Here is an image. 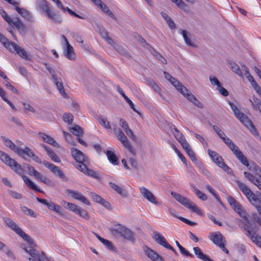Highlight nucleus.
<instances>
[{
	"mask_svg": "<svg viewBox=\"0 0 261 261\" xmlns=\"http://www.w3.org/2000/svg\"><path fill=\"white\" fill-rule=\"evenodd\" d=\"M0 160L6 165L9 166L17 174L21 175V177L25 185L30 189L38 192H43L27 176L23 175L24 170L21 165L14 160L11 159L8 154L0 150Z\"/></svg>",
	"mask_w": 261,
	"mask_h": 261,
	"instance_id": "nucleus-1",
	"label": "nucleus"
},
{
	"mask_svg": "<svg viewBox=\"0 0 261 261\" xmlns=\"http://www.w3.org/2000/svg\"><path fill=\"white\" fill-rule=\"evenodd\" d=\"M236 213L244 219L243 225L244 229L246 231V236L248 237L252 242L261 248V237L254 230L255 226L254 224L252 221L248 219L247 217V214L244 211L242 208H241V211L237 212Z\"/></svg>",
	"mask_w": 261,
	"mask_h": 261,
	"instance_id": "nucleus-2",
	"label": "nucleus"
},
{
	"mask_svg": "<svg viewBox=\"0 0 261 261\" xmlns=\"http://www.w3.org/2000/svg\"><path fill=\"white\" fill-rule=\"evenodd\" d=\"M237 183L241 191L250 203L256 207L259 214L261 216V197L258 198L249 188L242 181L239 180L237 181Z\"/></svg>",
	"mask_w": 261,
	"mask_h": 261,
	"instance_id": "nucleus-3",
	"label": "nucleus"
},
{
	"mask_svg": "<svg viewBox=\"0 0 261 261\" xmlns=\"http://www.w3.org/2000/svg\"><path fill=\"white\" fill-rule=\"evenodd\" d=\"M248 169L253 172L260 179L255 177L248 172H244V175L246 178L255 185L261 191V168L256 164L252 163L248 167Z\"/></svg>",
	"mask_w": 261,
	"mask_h": 261,
	"instance_id": "nucleus-4",
	"label": "nucleus"
},
{
	"mask_svg": "<svg viewBox=\"0 0 261 261\" xmlns=\"http://www.w3.org/2000/svg\"><path fill=\"white\" fill-rule=\"evenodd\" d=\"M171 194L172 197L176 199V200L182 204L186 207L190 209L191 211L196 213L199 215H202V213L199 207L190 199L175 192H172Z\"/></svg>",
	"mask_w": 261,
	"mask_h": 261,
	"instance_id": "nucleus-5",
	"label": "nucleus"
},
{
	"mask_svg": "<svg viewBox=\"0 0 261 261\" xmlns=\"http://www.w3.org/2000/svg\"><path fill=\"white\" fill-rule=\"evenodd\" d=\"M4 221L6 225L21 237L24 240L28 242L32 246L34 245V240L30 236L23 232L16 223L9 218H4Z\"/></svg>",
	"mask_w": 261,
	"mask_h": 261,
	"instance_id": "nucleus-6",
	"label": "nucleus"
},
{
	"mask_svg": "<svg viewBox=\"0 0 261 261\" xmlns=\"http://www.w3.org/2000/svg\"><path fill=\"white\" fill-rule=\"evenodd\" d=\"M44 65L46 69L48 71L49 73L51 74L53 81L56 85L59 93L63 97H66L67 96V95L65 91L62 80H61V79L58 77V75L56 74L55 71L54 69H53L49 65H48L47 63H44Z\"/></svg>",
	"mask_w": 261,
	"mask_h": 261,
	"instance_id": "nucleus-7",
	"label": "nucleus"
},
{
	"mask_svg": "<svg viewBox=\"0 0 261 261\" xmlns=\"http://www.w3.org/2000/svg\"><path fill=\"white\" fill-rule=\"evenodd\" d=\"M21 247L31 256V257L29 258V261H49L43 252H42L41 254H40L38 251L34 249L32 246H22Z\"/></svg>",
	"mask_w": 261,
	"mask_h": 261,
	"instance_id": "nucleus-8",
	"label": "nucleus"
},
{
	"mask_svg": "<svg viewBox=\"0 0 261 261\" xmlns=\"http://www.w3.org/2000/svg\"><path fill=\"white\" fill-rule=\"evenodd\" d=\"M208 153L213 162L227 173L231 172V169L225 163L222 158L216 151L208 149Z\"/></svg>",
	"mask_w": 261,
	"mask_h": 261,
	"instance_id": "nucleus-9",
	"label": "nucleus"
},
{
	"mask_svg": "<svg viewBox=\"0 0 261 261\" xmlns=\"http://www.w3.org/2000/svg\"><path fill=\"white\" fill-rule=\"evenodd\" d=\"M71 152L72 157L77 163L75 165V167L76 166H80L81 165H87L89 163L88 158L80 150L73 148L71 149Z\"/></svg>",
	"mask_w": 261,
	"mask_h": 261,
	"instance_id": "nucleus-10",
	"label": "nucleus"
},
{
	"mask_svg": "<svg viewBox=\"0 0 261 261\" xmlns=\"http://www.w3.org/2000/svg\"><path fill=\"white\" fill-rule=\"evenodd\" d=\"M180 88L179 92L186 97L190 102L199 108H202V103L193 95L186 87Z\"/></svg>",
	"mask_w": 261,
	"mask_h": 261,
	"instance_id": "nucleus-11",
	"label": "nucleus"
},
{
	"mask_svg": "<svg viewBox=\"0 0 261 261\" xmlns=\"http://www.w3.org/2000/svg\"><path fill=\"white\" fill-rule=\"evenodd\" d=\"M239 120L243 125H244L247 128L250 130L253 136L255 137L259 136L258 133L255 127L254 126L252 121L248 116L244 114L243 116H242L239 119Z\"/></svg>",
	"mask_w": 261,
	"mask_h": 261,
	"instance_id": "nucleus-12",
	"label": "nucleus"
},
{
	"mask_svg": "<svg viewBox=\"0 0 261 261\" xmlns=\"http://www.w3.org/2000/svg\"><path fill=\"white\" fill-rule=\"evenodd\" d=\"M43 164L45 167L49 169L53 173H54L56 175L58 176L60 178L64 180L66 178L64 173L59 169L58 167L47 161H43Z\"/></svg>",
	"mask_w": 261,
	"mask_h": 261,
	"instance_id": "nucleus-13",
	"label": "nucleus"
},
{
	"mask_svg": "<svg viewBox=\"0 0 261 261\" xmlns=\"http://www.w3.org/2000/svg\"><path fill=\"white\" fill-rule=\"evenodd\" d=\"M1 139L5 146L9 147L10 149L17 153L19 155H22L24 152L23 149L17 147L14 143H13L8 138L1 136Z\"/></svg>",
	"mask_w": 261,
	"mask_h": 261,
	"instance_id": "nucleus-14",
	"label": "nucleus"
},
{
	"mask_svg": "<svg viewBox=\"0 0 261 261\" xmlns=\"http://www.w3.org/2000/svg\"><path fill=\"white\" fill-rule=\"evenodd\" d=\"M76 168L88 176L96 179L100 178L99 174L93 170L88 168L87 165H81L80 166H76Z\"/></svg>",
	"mask_w": 261,
	"mask_h": 261,
	"instance_id": "nucleus-15",
	"label": "nucleus"
},
{
	"mask_svg": "<svg viewBox=\"0 0 261 261\" xmlns=\"http://www.w3.org/2000/svg\"><path fill=\"white\" fill-rule=\"evenodd\" d=\"M210 239L213 243L219 247L226 242L223 235L219 231L210 233Z\"/></svg>",
	"mask_w": 261,
	"mask_h": 261,
	"instance_id": "nucleus-16",
	"label": "nucleus"
},
{
	"mask_svg": "<svg viewBox=\"0 0 261 261\" xmlns=\"http://www.w3.org/2000/svg\"><path fill=\"white\" fill-rule=\"evenodd\" d=\"M139 190L140 193L145 199L153 204H158L156 197L149 190L144 187H140Z\"/></svg>",
	"mask_w": 261,
	"mask_h": 261,
	"instance_id": "nucleus-17",
	"label": "nucleus"
},
{
	"mask_svg": "<svg viewBox=\"0 0 261 261\" xmlns=\"http://www.w3.org/2000/svg\"><path fill=\"white\" fill-rule=\"evenodd\" d=\"M67 193L70 194L71 197L75 199L81 201L86 205H90L88 199L80 193L71 190H67Z\"/></svg>",
	"mask_w": 261,
	"mask_h": 261,
	"instance_id": "nucleus-18",
	"label": "nucleus"
},
{
	"mask_svg": "<svg viewBox=\"0 0 261 261\" xmlns=\"http://www.w3.org/2000/svg\"><path fill=\"white\" fill-rule=\"evenodd\" d=\"M145 252L146 255L152 261H165L161 255L148 247L145 249Z\"/></svg>",
	"mask_w": 261,
	"mask_h": 261,
	"instance_id": "nucleus-19",
	"label": "nucleus"
},
{
	"mask_svg": "<svg viewBox=\"0 0 261 261\" xmlns=\"http://www.w3.org/2000/svg\"><path fill=\"white\" fill-rule=\"evenodd\" d=\"M23 151L24 152L22 154V155H20L19 156L26 160L25 157V155H26L28 156L31 157L35 162L38 163H41L40 159L34 153L32 149L28 147H25L24 149H23Z\"/></svg>",
	"mask_w": 261,
	"mask_h": 261,
	"instance_id": "nucleus-20",
	"label": "nucleus"
},
{
	"mask_svg": "<svg viewBox=\"0 0 261 261\" xmlns=\"http://www.w3.org/2000/svg\"><path fill=\"white\" fill-rule=\"evenodd\" d=\"M38 136L40 138H41L42 139V140L44 142L49 144H50L57 148L60 147L59 144L58 143H57L53 138L49 136L48 135L43 133H39Z\"/></svg>",
	"mask_w": 261,
	"mask_h": 261,
	"instance_id": "nucleus-21",
	"label": "nucleus"
},
{
	"mask_svg": "<svg viewBox=\"0 0 261 261\" xmlns=\"http://www.w3.org/2000/svg\"><path fill=\"white\" fill-rule=\"evenodd\" d=\"M41 146L43 147L46 151L47 155L49 156L51 160L56 163H60L61 160L59 157L56 154V153L51 150L49 147L46 146L43 144H41Z\"/></svg>",
	"mask_w": 261,
	"mask_h": 261,
	"instance_id": "nucleus-22",
	"label": "nucleus"
},
{
	"mask_svg": "<svg viewBox=\"0 0 261 261\" xmlns=\"http://www.w3.org/2000/svg\"><path fill=\"white\" fill-rule=\"evenodd\" d=\"M109 185L114 190H115L118 194H119L123 198H126L127 197L128 194L127 191L122 187H120L112 182H110Z\"/></svg>",
	"mask_w": 261,
	"mask_h": 261,
	"instance_id": "nucleus-23",
	"label": "nucleus"
},
{
	"mask_svg": "<svg viewBox=\"0 0 261 261\" xmlns=\"http://www.w3.org/2000/svg\"><path fill=\"white\" fill-rule=\"evenodd\" d=\"M16 52L23 59L27 60H31L30 57L28 55L26 51L16 43L13 44L12 47Z\"/></svg>",
	"mask_w": 261,
	"mask_h": 261,
	"instance_id": "nucleus-24",
	"label": "nucleus"
},
{
	"mask_svg": "<svg viewBox=\"0 0 261 261\" xmlns=\"http://www.w3.org/2000/svg\"><path fill=\"white\" fill-rule=\"evenodd\" d=\"M153 234V239L158 244L166 248L169 244L168 243L165 237L158 232H154Z\"/></svg>",
	"mask_w": 261,
	"mask_h": 261,
	"instance_id": "nucleus-25",
	"label": "nucleus"
},
{
	"mask_svg": "<svg viewBox=\"0 0 261 261\" xmlns=\"http://www.w3.org/2000/svg\"><path fill=\"white\" fill-rule=\"evenodd\" d=\"M64 55L67 58L71 60L75 59L73 48L69 43L66 45V47L64 49Z\"/></svg>",
	"mask_w": 261,
	"mask_h": 261,
	"instance_id": "nucleus-26",
	"label": "nucleus"
},
{
	"mask_svg": "<svg viewBox=\"0 0 261 261\" xmlns=\"http://www.w3.org/2000/svg\"><path fill=\"white\" fill-rule=\"evenodd\" d=\"M193 250L195 254L198 258L203 261H213V260L211 259L208 256L203 254L200 248L198 247H194Z\"/></svg>",
	"mask_w": 261,
	"mask_h": 261,
	"instance_id": "nucleus-27",
	"label": "nucleus"
},
{
	"mask_svg": "<svg viewBox=\"0 0 261 261\" xmlns=\"http://www.w3.org/2000/svg\"><path fill=\"white\" fill-rule=\"evenodd\" d=\"M15 10L17 12L18 14H19L22 17L24 18L31 20L32 19V16L31 14L29 12L27 9L20 8L18 6L15 8Z\"/></svg>",
	"mask_w": 261,
	"mask_h": 261,
	"instance_id": "nucleus-28",
	"label": "nucleus"
},
{
	"mask_svg": "<svg viewBox=\"0 0 261 261\" xmlns=\"http://www.w3.org/2000/svg\"><path fill=\"white\" fill-rule=\"evenodd\" d=\"M228 147L232 151L233 153L236 155L241 150H239L238 146L228 138L224 139L223 141Z\"/></svg>",
	"mask_w": 261,
	"mask_h": 261,
	"instance_id": "nucleus-29",
	"label": "nucleus"
},
{
	"mask_svg": "<svg viewBox=\"0 0 261 261\" xmlns=\"http://www.w3.org/2000/svg\"><path fill=\"white\" fill-rule=\"evenodd\" d=\"M46 206L47 208L50 211H53L60 215L61 216L63 215L62 213V209L59 205L56 204L55 203L51 201H49Z\"/></svg>",
	"mask_w": 261,
	"mask_h": 261,
	"instance_id": "nucleus-30",
	"label": "nucleus"
},
{
	"mask_svg": "<svg viewBox=\"0 0 261 261\" xmlns=\"http://www.w3.org/2000/svg\"><path fill=\"white\" fill-rule=\"evenodd\" d=\"M229 67L230 69L237 74H238L239 76L243 77V74L240 69L239 66L238 65L237 63L231 61H228Z\"/></svg>",
	"mask_w": 261,
	"mask_h": 261,
	"instance_id": "nucleus-31",
	"label": "nucleus"
},
{
	"mask_svg": "<svg viewBox=\"0 0 261 261\" xmlns=\"http://www.w3.org/2000/svg\"><path fill=\"white\" fill-rule=\"evenodd\" d=\"M121 236L132 242H134L135 241L134 233L126 227L125 228V230Z\"/></svg>",
	"mask_w": 261,
	"mask_h": 261,
	"instance_id": "nucleus-32",
	"label": "nucleus"
},
{
	"mask_svg": "<svg viewBox=\"0 0 261 261\" xmlns=\"http://www.w3.org/2000/svg\"><path fill=\"white\" fill-rule=\"evenodd\" d=\"M46 13L47 16L53 20L55 22L60 23L62 22V17L61 16L56 14L55 12L51 11L49 9L48 11H47Z\"/></svg>",
	"mask_w": 261,
	"mask_h": 261,
	"instance_id": "nucleus-33",
	"label": "nucleus"
},
{
	"mask_svg": "<svg viewBox=\"0 0 261 261\" xmlns=\"http://www.w3.org/2000/svg\"><path fill=\"white\" fill-rule=\"evenodd\" d=\"M61 204H62V205L64 206V207L65 208L73 212L75 214L76 213V212L77 211V209H79V207L76 204L68 202H66V201L64 200L62 201Z\"/></svg>",
	"mask_w": 261,
	"mask_h": 261,
	"instance_id": "nucleus-34",
	"label": "nucleus"
},
{
	"mask_svg": "<svg viewBox=\"0 0 261 261\" xmlns=\"http://www.w3.org/2000/svg\"><path fill=\"white\" fill-rule=\"evenodd\" d=\"M105 153L110 162L114 165L118 164L119 162L118 158L113 152L107 150Z\"/></svg>",
	"mask_w": 261,
	"mask_h": 261,
	"instance_id": "nucleus-35",
	"label": "nucleus"
},
{
	"mask_svg": "<svg viewBox=\"0 0 261 261\" xmlns=\"http://www.w3.org/2000/svg\"><path fill=\"white\" fill-rule=\"evenodd\" d=\"M37 3L40 11L42 12L45 11L46 12L50 9L48 3L45 0H37Z\"/></svg>",
	"mask_w": 261,
	"mask_h": 261,
	"instance_id": "nucleus-36",
	"label": "nucleus"
},
{
	"mask_svg": "<svg viewBox=\"0 0 261 261\" xmlns=\"http://www.w3.org/2000/svg\"><path fill=\"white\" fill-rule=\"evenodd\" d=\"M11 25L15 27L20 31H24L25 30V25L18 17L16 18L15 20H12Z\"/></svg>",
	"mask_w": 261,
	"mask_h": 261,
	"instance_id": "nucleus-37",
	"label": "nucleus"
},
{
	"mask_svg": "<svg viewBox=\"0 0 261 261\" xmlns=\"http://www.w3.org/2000/svg\"><path fill=\"white\" fill-rule=\"evenodd\" d=\"M125 228H126L125 227H124L120 224H118L117 226H116L115 228H111L110 229V231H111V232L113 235L120 234L121 236L122 235Z\"/></svg>",
	"mask_w": 261,
	"mask_h": 261,
	"instance_id": "nucleus-38",
	"label": "nucleus"
},
{
	"mask_svg": "<svg viewBox=\"0 0 261 261\" xmlns=\"http://www.w3.org/2000/svg\"><path fill=\"white\" fill-rule=\"evenodd\" d=\"M249 101L251 103L253 109L255 111L258 110L261 113V101L260 99L256 97H254L253 101L251 99H249Z\"/></svg>",
	"mask_w": 261,
	"mask_h": 261,
	"instance_id": "nucleus-39",
	"label": "nucleus"
},
{
	"mask_svg": "<svg viewBox=\"0 0 261 261\" xmlns=\"http://www.w3.org/2000/svg\"><path fill=\"white\" fill-rule=\"evenodd\" d=\"M235 155L242 164L244 165L247 168L249 166L250 164L247 158L244 155L241 151L238 152V153H237Z\"/></svg>",
	"mask_w": 261,
	"mask_h": 261,
	"instance_id": "nucleus-40",
	"label": "nucleus"
},
{
	"mask_svg": "<svg viewBox=\"0 0 261 261\" xmlns=\"http://www.w3.org/2000/svg\"><path fill=\"white\" fill-rule=\"evenodd\" d=\"M94 234L96 237V238L103 244H104L109 250H113L114 249V247L112 244V243L108 240L105 239L101 237H100L97 234L94 233Z\"/></svg>",
	"mask_w": 261,
	"mask_h": 261,
	"instance_id": "nucleus-41",
	"label": "nucleus"
},
{
	"mask_svg": "<svg viewBox=\"0 0 261 261\" xmlns=\"http://www.w3.org/2000/svg\"><path fill=\"white\" fill-rule=\"evenodd\" d=\"M35 178L48 186H51L53 185V182L49 178L43 176L40 173H39V175L37 176Z\"/></svg>",
	"mask_w": 261,
	"mask_h": 261,
	"instance_id": "nucleus-42",
	"label": "nucleus"
},
{
	"mask_svg": "<svg viewBox=\"0 0 261 261\" xmlns=\"http://www.w3.org/2000/svg\"><path fill=\"white\" fill-rule=\"evenodd\" d=\"M70 131L74 135L80 136L83 134V129L79 125L74 124L73 126L70 127Z\"/></svg>",
	"mask_w": 261,
	"mask_h": 261,
	"instance_id": "nucleus-43",
	"label": "nucleus"
},
{
	"mask_svg": "<svg viewBox=\"0 0 261 261\" xmlns=\"http://www.w3.org/2000/svg\"><path fill=\"white\" fill-rule=\"evenodd\" d=\"M118 140L123 144V146L126 148H127L130 151H131V150L132 149V147L131 145L130 144L127 137L125 135L122 136V137L120 138Z\"/></svg>",
	"mask_w": 261,
	"mask_h": 261,
	"instance_id": "nucleus-44",
	"label": "nucleus"
},
{
	"mask_svg": "<svg viewBox=\"0 0 261 261\" xmlns=\"http://www.w3.org/2000/svg\"><path fill=\"white\" fill-rule=\"evenodd\" d=\"M193 190L196 195V196L201 200L205 201L207 199L206 195L200 191L199 189L196 188L195 187H193Z\"/></svg>",
	"mask_w": 261,
	"mask_h": 261,
	"instance_id": "nucleus-45",
	"label": "nucleus"
},
{
	"mask_svg": "<svg viewBox=\"0 0 261 261\" xmlns=\"http://www.w3.org/2000/svg\"><path fill=\"white\" fill-rule=\"evenodd\" d=\"M169 81L179 92L180 91V88H182L181 87H184L183 85L173 77L169 80Z\"/></svg>",
	"mask_w": 261,
	"mask_h": 261,
	"instance_id": "nucleus-46",
	"label": "nucleus"
},
{
	"mask_svg": "<svg viewBox=\"0 0 261 261\" xmlns=\"http://www.w3.org/2000/svg\"><path fill=\"white\" fill-rule=\"evenodd\" d=\"M0 41L4 44V45L7 48L11 49V47L13 46V44L15 43L9 41V40L4 36L3 38L0 40Z\"/></svg>",
	"mask_w": 261,
	"mask_h": 261,
	"instance_id": "nucleus-47",
	"label": "nucleus"
},
{
	"mask_svg": "<svg viewBox=\"0 0 261 261\" xmlns=\"http://www.w3.org/2000/svg\"><path fill=\"white\" fill-rule=\"evenodd\" d=\"M213 128L218 136L224 141V139L227 138L223 131L217 125H213Z\"/></svg>",
	"mask_w": 261,
	"mask_h": 261,
	"instance_id": "nucleus-48",
	"label": "nucleus"
},
{
	"mask_svg": "<svg viewBox=\"0 0 261 261\" xmlns=\"http://www.w3.org/2000/svg\"><path fill=\"white\" fill-rule=\"evenodd\" d=\"M181 33L183 36V38L184 39V40L186 42V43L188 45L190 46H194V44L191 41L189 38L188 37L187 34L188 32L186 30H181Z\"/></svg>",
	"mask_w": 261,
	"mask_h": 261,
	"instance_id": "nucleus-49",
	"label": "nucleus"
},
{
	"mask_svg": "<svg viewBox=\"0 0 261 261\" xmlns=\"http://www.w3.org/2000/svg\"><path fill=\"white\" fill-rule=\"evenodd\" d=\"M76 214L79 215L81 217L88 220L89 219V216L88 212L85 210L84 209L80 207L77 209V211L76 212Z\"/></svg>",
	"mask_w": 261,
	"mask_h": 261,
	"instance_id": "nucleus-50",
	"label": "nucleus"
},
{
	"mask_svg": "<svg viewBox=\"0 0 261 261\" xmlns=\"http://www.w3.org/2000/svg\"><path fill=\"white\" fill-rule=\"evenodd\" d=\"M113 131L118 139L124 135L121 129L116 124L113 125Z\"/></svg>",
	"mask_w": 261,
	"mask_h": 261,
	"instance_id": "nucleus-51",
	"label": "nucleus"
},
{
	"mask_svg": "<svg viewBox=\"0 0 261 261\" xmlns=\"http://www.w3.org/2000/svg\"><path fill=\"white\" fill-rule=\"evenodd\" d=\"M0 250H3L4 252L10 256H13V254L10 251L9 248H8L6 245L2 242H0Z\"/></svg>",
	"mask_w": 261,
	"mask_h": 261,
	"instance_id": "nucleus-52",
	"label": "nucleus"
},
{
	"mask_svg": "<svg viewBox=\"0 0 261 261\" xmlns=\"http://www.w3.org/2000/svg\"><path fill=\"white\" fill-rule=\"evenodd\" d=\"M73 117L70 113H64L63 116V119L65 122L70 124L72 123Z\"/></svg>",
	"mask_w": 261,
	"mask_h": 261,
	"instance_id": "nucleus-53",
	"label": "nucleus"
},
{
	"mask_svg": "<svg viewBox=\"0 0 261 261\" xmlns=\"http://www.w3.org/2000/svg\"><path fill=\"white\" fill-rule=\"evenodd\" d=\"M174 129L175 130V133L174 134V135L176 139V140L180 142L182 141V140L185 139V138L184 136L182 135V134L179 132L176 127L174 126Z\"/></svg>",
	"mask_w": 261,
	"mask_h": 261,
	"instance_id": "nucleus-54",
	"label": "nucleus"
},
{
	"mask_svg": "<svg viewBox=\"0 0 261 261\" xmlns=\"http://www.w3.org/2000/svg\"><path fill=\"white\" fill-rule=\"evenodd\" d=\"M100 8L102 10L103 12L106 13L109 16L114 18L115 16L111 10H109V8L105 4H103L100 6Z\"/></svg>",
	"mask_w": 261,
	"mask_h": 261,
	"instance_id": "nucleus-55",
	"label": "nucleus"
},
{
	"mask_svg": "<svg viewBox=\"0 0 261 261\" xmlns=\"http://www.w3.org/2000/svg\"><path fill=\"white\" fill-rule=\"evenodd\" d=\"M187 153L188 154L189 156L191 159L192 161L195 164H198L197 159L195 156V153L192 149L191 147L189 148L187 151H186Z\"/></svg>",
	"mask_w": 261,
	"mask_h": 261,
	"instance_id": "nucleus-56",
	"label": "nucleus"
},
{
	"mask_svg": "<svg viewBox=\"0 0 261 261\" xmlns=\"http://www.w3.org/2000/svg\"><path fill=\"white\" fill-rule=\"evenodd\" d=\"M28 171L30 175L34 176L35 178L39 175V173L33 167L30 165L28 166Z\"/></svg>",
	"mask_w": 261,
	"mask_h": 261,
	"instance_id": "nucleus-57",
	"label": "nucleus"
},
{
	"mask_svg": "<svg viewBox=\"0 0 261 261\" xmlns=\"http://www.w3.org/2000/svg\"><path fill=\"white\" fill-rule=\"evenodd\" d=\"M71 35L73 38L77 42L83 43L84 40L82 36L77 32H72Z\"/></svg>",
	"mask_w": 261,
	"mask_h": 261,
	"instance_id": "nucleus-58",
	"label": "nucleus"
},
{
	"mask_svg": "<svg viewBox=\"0 0 261 261\" xmlns=\"http://www.w3.org/2000/svg\"><path fill=\"white\" fill-rule=\"evenodd\" d=\"M21 211L26 215H30L33 217H36V215L34 213V212L28 208L27 207L25 206H23L21 207Z\"/></svg>",
	"mask_w": 261,
	"mask_h": 261,
	"instance_id": "nucleus-59",
	"label": "nucleus"
},
{
	"mask_svg": "<svg viewBox=\"0 0 261 261\" xmlns=\"http://www.w3.org/2000/svg\"><path fill=\"white\" fill-rule=\"evenodd\" d=\"M242 70L244 72V74L249 82H252L254 80L253 76L250 74L249 70L247 67L243 65L242 66Z\"/></svg>",
	"mask_w": 261,
	"mask_h": 261,
	"instance_id": "nucleus-60",
	"label": "nucleus"
},
{
	"mask_svg": "<svg viewBox=\"0 0 261 261\" xmlns=\"http://www.w3.org/2000/svg\"><path fill=\"white\" fill-rule=\"evenodd\" d=\"M0 13L3 18L5 20V21H7L9 24L11 25L12 20L10 16H8L6 12L4 10H1L0 11Z\"/></svg>",
	"mask_w": 261,
	"mask_h": 261,
	"instance_id": "nucleus-61",
	"label": "nucleus"
},
{
	"mask_svg": "<svg viewBox=\"0 0 261 261\" xmlns=\"http://www.w3.org/2000/svg\"><path fill=\"white\" fill-rule=\"evenodd\" d=\"M100 34L101 37L107 40L109 43L111 44L113 42L112 39L109 37L108 33L104 29L100 30Z\"/></svg>",
	"mask_w": 261,
	"mask_h": 261,
	"instance_id": "nucleus-62",
	"label": "nucleus"
},
{
	"mask_svg": "<svg viewBox=\"0 0 261 261\" xmlns=\"http://www.w3.org/2000/svg\"><path fill=\"white\" fill-rule=\"evenodd\" d=\"M216 89L223 96H227L228 95V91L223 87H222L221 84L220 85H218V87L216 88Z\"/></svg>",
	"mask_w": 261,
	"mask_h": 261,
	"instance_id": "nucleus-63",
	"label": "nucleus"
},
{
	"mask_svg": "<svg viewBox=\"0 0 261 261\" xmlns=\"http://www.w3.org/2000/svg\"><path fill=\"white\" fill-rule=\"evenodd\" d=\"M8 193L13 198L16 199H20L22 198V195L20 193H19L16 191L9 190Z\"/></svg>",
	"mask_w": 261,
	"mask_h": 261,
	"instance_id": "nucleus-64",
	"label": "nucleus"
}]
</instances>
